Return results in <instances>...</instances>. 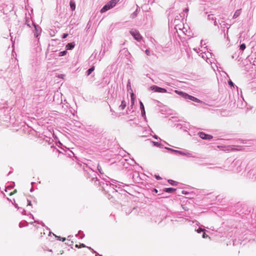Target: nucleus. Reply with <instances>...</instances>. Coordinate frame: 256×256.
<instances>
[{
    "label": "nucleus",
    "mask_w": 256,
    "mask_h": 256,
    "mask_svg": "<svg viewBox=\"0 0 256 256\" xmlns=\"http://www.w3.org/2000/svg\"><path fill=\"white\" fill-rule=\"evenodd\" d=\"M106 178H102L103 182H99L100 185L102 186L103 190L106 192H112L116 193V190H115L114 186L120 188V186H128V184H124L123 182H121L110 178L106 176Z\"/></svg>",
    "instance_id": "nucleus-1"
},
{
    "label": "nucleus",
    "mask_w": 256,
    "mask_h": 256,
    "mask_svg": "<svg viewBox=\"0 0 256 256\" xmlns=\"http://www.w3.org/2000/svg\"><path fill=\"white\" fill-rule=\"evenodd\" d=\"M224 169L228 170H232L234 172H240L244 168V164L240 160H234L232 162L231 160L227 159L224 166Z\"/></svg>",
    "instance_id": "nucleus-2"
},
{
    "label": "nucleus",
    "mask_w": 256,
    "mask_h": 256,
    "mask_svg": "<svg viewBox=\"0 0 256 256\" xmlns=\"http://www.w3.org/2000/svg\"><path fill=\"white\" fill-rule=\"evenodd\" d=\"M175 92L176 94H178L181 96L182 98H184L185 99H188L192 101H194V102H198V103L202 102L200 100L197 98H196L194 96L189 95L188 94L184 92H183L178 91V90H176L175 91Z\"/></svg>",
    "instance_id": "nucleus-3"
},
{
    "label": "nucleus",
    "mask_w": 256,
    "mask_h": 256,
    "mask_svg": "<svg viewBox=\"0 0 256 256\" xmlns=\"http://www.w3.org/2000/svg\"><path fill=\"white\" fill-rule=\"evenodd\" d=\"M166 149L168 150H169L171 152H174V154H180V155H182V156H188L190 157L194 158V156H192V154L188 152L186 150H184L182 151V150H174L171 148H166Z\"/></svg>",
    "instance_id": "nucleus-4"
},
{
    "label": "nucleus",
    "mask_w": 256,
    "mask_h": 256,
    "mask_svg": "<svg viewBox=\"0 0 256 256\" xmlns=\"http://www.w3.org/2000/svg\"><path fill=\"white\" fill-rule=\"evenodd\" d=\"M130 34L134 37V38L138 41L140 42L142 37L140 34L139 32L135 29H132L130 30Z\"/></svg>",
    "instance_id": "nucleus-5"
},
{
    "label": "nucleus",
    "mask_w": 256,
    "mask_h": 256,
    "mask_svg": "<svg viewBox=\"0 0 256 256\" xmlns=\"http://www.w3.org/2000/svg\"><path fill=\"white\" fill-rule=\"evenodd\" d=\"M150 88L154 90V92L160 93H165L167 92L166 89L156 86H151Z\"/></svg>",
    "instance_id": "nucleus-6"
},
{
    "label": "nucleus",
    "mask_w": 256,
    "mask_h": 256,
    "mask_svg": "<svg viewBox=\"0 0 256 256\" xmlns=\"http://www.w3.org/2000/svg\"><path fill=\"white\" fill-rule=\"evenodd\" d=\"M199 136L202 140H210L213 138L212 135L205 134L204 132H200L198 134Z\"/></svg>",
    "instance_id": "nucleus-7"
},
{
    "label": "nucleus",
    "mask_w": 256,
    "mask_h": 256,
    "mask_svg": "<svg viewBox=\"0 0 256 256\" xmlns=\"http://www.w3.org/2000/svg\"><path fill=\"white\" fill-rule=\"evenodd\" d=\"M32 24L34 28V36L35 37L37 38L41 32V28L40 27L36 26L34 22H32Z\"/></svg>",
    "instance_id": "nucleus-8"
},
{
    "label": "nucleus",
    "mask_w": 256,
    "mask_h": 256,
    "mask_svg": "<svg viewBox=\"0 0 256 256\" xmlns=\"http://www.w3.org/2000/svg\"><path fill=\"white\" fill-rule=\"evenodd\" d=\"M248 176L252 179L256 178V167L254 168L248 172Z\"/></svg>",
    "instance_id": "nucleus-9"
},
{
    "label": "nucleus",
    "mask_w": 256,
    "mask_h": 256,
    "mask_svg": "<svg viewBox=\"0 0 256 256\" xmlns=\"http://www.w3.org/2000/svg\"><path fill=\"white\" fill-rule=\"evenodd\" d=\"M120 56L124 55L126 57H128L130 55V52L126 48L122 49L120 51Z\"/></svg>",
    "instance_id": "nucleus-10"
},
{
    "label": "nucleus",
    "mask_w": 256,
    "mask_h": 256,
    "mask_svg": "<svg viewBox=\"0 0 256 256\" xmlns=\"http://www.w3.org/2000/svg\"><path fill=\"white\" fill-rule=\"evenodd\" d=\"M90 172L92 173V174L91 176H90V178H92V180H94L96 179V180L94 181V182H96V181L98 180H97V173L96 172H95L94 170H93L92 168L90 169Z\"/></svg>",
    "instance_id": "nucleus-11"
},
{
    "label": "nucleus",
    "mask_w": 256,
    "mask_h": 256,
    "mask_svg": "<svg viewBox=\"0 0 256 256\" xmlns=\"http://www.w3.org/2000/svg\"><path fill=\"white\" fill-rule=\"evenodd\" d=\"M120 0H111L107 4L109 5L110 8H114L116 4L120 1Z\"/></svg>",
    "instance_id": "nucleus-12"
},
{
    "label": "nucleus",
    "mask_w": 256,
    "mask_h": 256,
    "mask_svg": "<svg viewBox=\"0 0 256 256\" xmlns=\"http://www.w3.org/2000/svg\"><path fill=\"white\" fill-rule=\"evenodd\" d=\"M126 160H127V159L122 158L120 161V164H122L123 166L126 168H128V164H129L128 163V162H126Z\"/></svg>",
    "instance_id": "nucleus-13"
},
{
    "label": "nucleus",
    "mask_w": 256,
    "mask_h": 256,
    "mask_svg": "<svg viewBox=\"0 0 256 256\" xmlns=\"http://www.w3.org/2000/svg\"><path fill=\"white\" fill-rule=\"evenodd\" d=\"M176 190V189L173 188H168L163 189V192L168 193H172Z\"/></svg>",
    "instance_id": "nucleus-14"
},
{
    "label": "nucleus",
    "mask_w": 256,
    "mask_h": 256,
    "mask_svg": "<svg viewBox=\"0 0 256 256\" xmlns=\"http://www.w3.org/2000/svg\"><path fill=\"white\" fill-rule=\"evenodd\" d=\"M110 7L109 6L108 4H105L103 7L100 10V12L102 13H104V12H106L107 10H108L110 9Z\"/></svg>",
    "instance_id": "nucleus-15"
},
{
    "label": "nucleus",
    "mask_w": 256,
    "mask_h": 256,
    "mask_svg": "<svg viewBox=\"0 0 256 256\" xmlns=\"http://www.w3.org/2000/svg\"><path fill=\"white\" fill-rule=\"evenodd\" d=\"M75 44L74 42L68 43L66 46V50H71L74 48Z\"/></svg>",
    "instance_id": "nucleus-16"
},
{
    "label": "nucleus",
    "mask_w": 256,
    "mask_h": 256,
    "mask_svg": "<svg viewBox=\"0 0 256 256\" xmlns=\"http://www.w3.org/2000/svg\"><path fill=\"white\" fill-rule=\"evenodd\" d=\"M126 106V102L124 100H123L121 102V104L119 106V108L120 110H123L125 108Z\"/></svg>",
    "instance_id": "nucleus-17"
},
{
    "label": "nucleus",
    "mask_w": 256,
    "mask_h": 256,
    "mask_svg": "<svg viewBox=\"0 0 256 256\" xmlns=\"http://www.w3.org/2000/svg\"><path fill=\"white\" fill-rule=\"evenodd\" d=\"M70 8L72 10H74L76 9V4L74 0H70Z\"/></svg>",
    "instance_id": "nucleus-18"
},
{
    "label": "nucleus",
    "mask_w": 256,
    "mask_h": 256,
    "mask_svg": "<svg viewBox=\"0 0 256 256\" xmlns=\"http://www.w3.org/2000/svg\"><path fill=\"white\" fill-rule=\"evenodd\" d=\"M240 14L241 9L237 10L233 16V18H236Z\"/></svg>",
    "instance_id": "nucleus-19"
},
{
    "label": "nucleus",
    "mask_w": 256,
    "mask_h": 256,
    "mask_svg": "<svg viewBox=\"0 0 256 256\" xmlns=\"http://www.w3.org/2000/svg\"><path fill=\"white\" fill-rule=\"evenodd\" d=\"M32 21H31L28 18H26V20L25 24L27 25L28 27H31V24H32Z\"/></svg>",
    "instance_id": "nucleus-20"
},
{
    "label": "nucleus",
    "mask_w": 256,
    "mask_h": 256,
    "mask_svg": "<svg viewBox=\"0 0 256 256\" xmlns=\"http://www.w3.org/2000/svg\"><path fill=\"white\" fill-rule=\"evenodd\" d=\"M188 10H189L188 8H185L184 9V13H182V14H180V17L184 16V13H186V17H187V16H188Z\"/></svg>",
    "instance_id": "nucleus-21"
},
{
    "label": "nucleus",
    "mask_w": 256,
    "mask_h": 256,
    "mask_svg": "<svg viewBox=\"0 0 256 256\" xmlns=\"http://www.w3.org/2000/svg\"><path fill=\"white\" fill-rule=\"evenodd\" d=\"M168 183L172 185V186H177L178 185V182H176V181H174V180H168Z\"/></svg>",
    "instance_id": "nucleus-22"
},
{
    "label": "nucleus",
    "mask_w": 256,
    "mask_h": 256,
    "mask_svg": "<svg viewBox=\"0 0 256 256\" xmlns=\"http://www.w3.org/2000/svg\"><path fill=\"white\" fill-rule=\"evenodd\" d=\"M94 70V66H92L90 67L87 71V75L89 76Z\"/></svg>",
    "instance_id": "nucleus-23"
},
{
    "label": "nucleus",
    "mask_w": 256,
    "mask_h": 256,
    "mask_svg": "<svg viewBox=\"0 0 256 256\" xmlns=\"http://www.w3.org/2000/svg\"><path fill=\"white\" fill-rule=\"evenodd\" d=\"M138 10V8H136V10L132 14H131L130 18H135L137 16Z\"/></svg>",
    "instance_id": "nucleus-24"
},
{
    "label": "nucleus",
    "mask_w": 256,
    "mask_h": 256,
    "mask_svg": "<svg viewBox=\"0 0 256 256\" xmlns=\"http://www.w3.org/2000/svg\"><path fill=\"white\" fill-rule=\"evenodd\" d=\"M97 169L98 170L99 172L101 174H104V172L102 170V169L101 166L99 164H98V166H97Z\"/></svg>",
    "instance_id": "nucleus-25"
},
{
    "label": "nucleus",
    "mask_w": 256,
    "mask_h": 256,
    "mask_svg": "<svg viewBox=\"0 0 256 256\" xmlns=\"http://www.w3.org/2000/svg\"><path fill=\"white\" fill-rule=\"evenodd\" d=\"M152 144H153V145L154 146H157V147H160V148H162V145L158 142H152Z\"/></svg>",
    "instance_id": "nucleus-26"
},
{
    "label": "nucleus",
    "mask_w": 256,
    "mask_h": 256,
    "mask_svg": "<svg viewBox=\"0 0 256 256\" xmlns=\"http://www.w3.org/2000/svg\"><path fill=\"white\" fill-rule=\"evenodd\" d=\"M66 54H67V51H66V50H65L60 52L59 54H58V56H62L66 55Z\"/></svg>",
    "instance_id": "nucleus-27"
},
{
    "label": "nucleus",
    "mask_w": 256,
    "mask_h": 256,
    "mask_svg": "<svg viewBox=\"0 0 256 256\" xmlns=\"http://www.w3.org/2000/svg\"><path fill=\"white\" fill-rule=\"evenodd\" d=\"M208 19L209 20H214L215 18H216L213 14H208Z\"/></svg>",
    "instance_id": "nucleus-28"
},
{
    "label": "nucleus",
    "mask_w": 256,
    "mask_h": 256,
    "mask_svg": "<svg viewBox=\"0 0 256 256\" xmlns=\"http://www.w3.org/2000/svg\"><path fill=\"white\" fill-rule=\"evenodd\" d=\"M228 84L232 88H234V87H235L234 84L233 83V82L230 80L228 81Z\"/></svg>",
    "instance_id": "nucleus-29"
},
{
    "label": "nucleus",
    "mask_w": 256,
    "mask_h": 256,
    "mask_svg": "<svg viewBox=\"0 0 256 256\" xmlns=\"http://www.w3.org/2000/svg\"><path fill=\"white\" fill-rule=\"evenodd\" d=\"M246 48V44H242L240 46V50H245Z\"/></svg>",
    "instance_id": "nucleus-30"
},
{
    "label": "nucleus",
    "mask_w": 256,
    "mask_h": 256,
    "mask_svg": "<svg viewBox=\"0 0 256 256\" xmlns=\"http://www.w3.org/2000/svg\"><path fill=\"white\" fill-rule=\"evenodd\" d=\"M195 230L198 233H200L201 232H204V229L202 228H198V229L195 228Z\"/></svg>",
    "instance_id": "nucleus-31"
},
{
    "label": "nucleus",
    "mask_w": 256,
    "mask_h": 256,
    "mask_svg": "<svg viewBox=\"0 0 256 256\" xmlns=\"http://www.w3.org/2000/svg\"><path fill=\"white\" fill-rule=\"evenodd\" d=\"M15 207L18 208V210H22V213L24 214V212H26L25 210L22 208H19L18 206V204H15Z\"/></svg>",
    "instance_id": "nucleus-32"
},
{
    "label": "nucleus",
    "mask_w": 256,
    "mask_h": 256,
    "mask_svg": "<svg viewBox=\"0 0 256 256\" xmlns=\"http://www.w3.org/2000/svg\"><path fill=\"white\" fill-rule=\"evenodd\" d=\"M141 114H142V116L144 118H146V112H145V110H141Z\"/></svg>",
    "instance_id": "nucleus-33"
},
{
    "label": "nucleus",
    "mask_w": 256,
    "mask_h": 256,
    "mask_svg": "<svg viewBox=\"0 0 256 256\" xmlns=\"http://www.w3.org/2000/svg\"><path fill=\"white\" fill-rule=\"evenodd\" d=\"M140 110H144V105L143 103L141 101L140 102Z\"/></svg>",
    "instance_id": "nucleus-34"
},
{
    "label": "nucleus",
    "mask_w": 256,
    "mask_h": 256,
    "mask_svg": "<svg viewBox=\"0 0 256 256\" xmlns=\"http://www.w3.org/2000/svg\"><path fill=\"white\" fill-rule=\"evenodd\" d=\"M91 168H89L88 170L87 171V176L88 178H90V176H91L92 173L90 172V169Z\"/></svg>",
    "instance_id": "nucleus-35"
},
{
    "label": "nucleus",
    "mask_w": 256,
    "mask_h": 256,
    "mask_svg": "<svg viewBox=\"0 0 256 256\" xmlns=\"http://www.w3.org/2000/svg\"><path fill=\"white\" fill-rule=\"evenodd\" d=\"M57 238L58 240H62V242H64L66 240L65 238H61L60 236H57Z\"/></svg>",
    "instance_id": "nucleus-36"
},
{
    "label": "nucleus",
    "mask_w": 256,
    "mask_h": 256,
    "mask_svg": "<svg viewBox=\"0 0 256 256\" xmlns=\"http://www.w3.org/2000/svg\"><path fill=\"white\" fill-rule=\"evenodd\" d=\"M145 52H146V55H147V56H150V51L148 50V49H146V50Z\"/></svg>",
    "instance_id": "nucleus-37"
},
{
    "label": "nucleus",
    "mask_w": 256,
    "mask_h": 256,
    "mask_svg": "<svg viewBox=\"0 0 256 256\" xmlns=\"http://www.w3.org/2000/svg\"><path fill=\"white\" fill-rule=\"evenodd\" d=\"M208 237V235H207L204 232L202 234V238H205Z\"/></svg>",
    "instance_id": "nucleus-38"
},
{
    "label": "nucleus",
    "mask_w": 256,
    "mask_h": 256,
    "mask_svg": "<svg viewBox=\"0 0 256 256\" xmlns=\"http://www.w3.org/2000/svg\"><path fill=\"white\" fill-rule=\"evenodd\" d=\"M68 36V34H64L62 36V38H66Z\"/></svg>",
    "instance_id": "nucleus-39"
},
{
    "label": "nucleus",
    "mask_w": 256,
    "mask_h": 256,
    "mask_svg": "<svg viewBox=\"0 0 256 256\" xmlns=\"http://www.w3.org/2000/svg\"><path fill=\"white\" fill-rule=\"evenodd\" d=\"M192 223H196V224L197 225V226H198L200 223L198 221L196 220H193L192 221Z\"/></svg>",
    "instance_id": "nucleus-40"
},
{
    "label": "nucleus",
    "mask_w": 256,
    "mask_h": 256,
    "mask_svg": "<svg viewBox=\"0 0 256 256\" xmlns=\"http://www.w3.org/2000/svg\"><path fill=\"white\" fill-rule=\"evenodd\" d=\"M204 41L203 40H201L200 41V45H201V46H204L206 44L204 42Z\"/></svg>",
    "instance_id": "nucleus-41"
},
{
    "label": "nucleus",
    "mask_w": 256,
    "mask_h": 256,
    "mask_svg": "<svg viewBox=\"0 0 256 256\" xmlns=\"http://www.w3.org/2000/svg\"><path fill=\"white\" fill-rule=\"evenodd\" d=\"M156 178L158 180H160L162 179L161 177L160 176H156Z\"/></svg>",
    "instance_id": "nucleus-42"
},
{
    "label": "nucleus",
    "mask_w": 256,
    "mask_h": 256,
    "mask_svg": "<svg viewBox=\"0 0 256 256\" xmlns=\"http://www.w3.org/2000/svg\"><path fill=\"white\" fill-rule=\"evenodd\" d=\"M152 192H154L155 193H157L158 192V190L156 188H154L153 190H152Z\"/></svg>",
    "instance_id": "nucleus-43"
},
{
    "label": "nucleus",
    "mask_w": 256,
    "mask_h": 256,
    "mask_svg": "<svg viewBox=\"0 0 256 256\" xmlns=\"http://www.w3.org/2000/svg\"><path fill=\"white\" fill-rule=\"evenodd\" d=\"M27 201L28 202V206H31L32 205L31 202L30 200H27Z\"/></svg>",
    "instance_id": "nucleus-44"
},
{
    "label": "nucleus",
    "mask_w": 256,
    "mask_h": 256,
    "mask_svg": "<svg viewBox=\"0 0 256 256\" xmlns=\"http://www.w3.org/2000/svg\"><path fill=\"white\" fill-rule=\"evenodd\" d=\"M214 20V24L215 26H218V23H217V22L216 21V18H215Z\"/></svg>",
    "instance_id": "nucleus-45"
},
{
    "label": "nucleus",
    "mask_w": 256,
    "mask_h": 256,
    "mask_svg": "<svg viewBox=\"0 0 256 256\" xmlns=\"http://www.w3.org/2000/svg\"><path fill=\"white\" fill-rule=\"evenodd\" d=\"M154 137L156 139H157V140H158V139H160V138H158V136H156V135H154Z\"/></svg>",
    "instance_id": "nucleus-46"
},
{
    "label": "nucleus",
    "mask_w": 256,
    "mask_h": 256,
    "mask_svg": "<svg viewBox=\"0 0 256 256\" xmlns=\"http://www.w3.org/2000/svg\"><path fill=\"white\" fill-rule=\"evenodd\" d=\"M133 94H132V96H133ZM132 104H134V100H132Z\"/></svg>",
    "instance_id": "nucleus-47"
},
{
    "label": "nucleus",
    "mask_w": 256,
    "mask_h": 256,
    "mask_svg": "<svg viewBox=\"0 0 256 256\" xmlns=\"http://www.w3.org/2000/svg\"><path fill=\"white\" fill-rule=\"evenodd\" d=\"M182 208L184 210H188V209H187L186 207L184 206H182Z\"/></svg>",
    "instance_id": "nucleus-48"
},
{
    "label": "nucleus",
    "mask_w": 256,
    "mask_h": 256,
    "mask_svg": "<svg viewBox=\"0 0 256 256\" xmlns=\"http://www.w3.org/2000/svg\"><path fill=\"white\" fill-rule=\"evenodd\" d=\"M202 165L204 166H206V165H212V164H202Z\"/></svg>",
    "instance_id": "nucleus-49"
},
{
    "label": "nucleus",
    "mask_w": 256,
    "mask_h": 256,
    "mask_svg": "<svg viewBox=\"0 0 256 256\" xmlns=\"http://www.w3.org/2000/svg\"><path fill=\"white\" fill-rule=\"evenodd\" d=\"M127 86H128H128H130V80H128V84Z\"/></svg>",
    "instance_id": "nucleus-50"
},
{
    "label": "nucleus",
    "mask_w": 256,
    "mask_h": 256,
    "mask_svg": "<svg viewBox=\"0 0 256 256\" xmlns=\"http://www.w3.org/2000/svg\"><path fill=\"white\" fill-rule=\"evenodd\" d=\"M80 246H81L82 247H86L85 245H84V244H80Z\"/></svg>",
    "instance_id": "nucleus-51"
},
{
    "label": "nucleus",
    "mask_w": 256,
    "mask_h": 256,
    "mask_svg": "<svg viewBox=\"0 0 256 256\" xmlns=\"http://www.w3.org/2000/svg\"><path fill=\"white\" fill-rule=\"evenodd\" d=\"M19 226H20V228H21V227L23 226H22V222H20V224H19Z\"/></svg>",
    "instance_id": "nucleus-52"
},
{
    "label": "nucleus",
    "mask_w": 256,
    "mask_h": 256,
    "mask_svg": "<svg viewBox=\"0 0 256 256\" xmlns=\"http://www.w3.org/2000/svg\"><path fill=\"white\" fill-rule=\"evenodd\" d=\"M182 193L183 194H186V192L184 190H182Z\"/></svg>",
    "instance_id": "nucleus-53"
},
{
    "label": "nucleus",
    "mask_w": 256,
    "mask_h": 256,
    "mask_svg": "<svg viewBox=\"0 0 256 256\" xmlns=\"http://www.w3.org/2000/svg\"><path fill=\"white\" fill-rule=\"evenodd\" d=\"M38 224H41L42 226L44 225L43 222H38Z\"/></svg>",
    "instance_id": "nucleus-54"
},
{
    "label": "nucleus",
    "mask_w": 256,
    "mask_h": 256,
    "mask_svg": "<svg viewBox=\"0 0 256 256\" xmlns=\"http://www.w3.org/2000/svg\"><path fill=\"white\" fill-rule=\"evenodd\" d=\"M32 190H33V188H31V189H30V192H32Z\"/></svg>",
    "instance_id": "nucleus-55"
},
{
    "label": "nucleus",
    "mask_w": 256,
    "mask_h": 256,
    "mask_svg": "<svg viewBox=\"0 0 256 256\" xmlns=\"http://www.w3.org/2000/svg\"><path fill=\"white\" fill-rule=\"evenodd\" d=\"M228 29H229V28H227V31H226V32H227V33H228Z\"/></svg>",
    "instance_id": "nucleus-56"
},
{
    "label": "nucleus",
    "mask_w": 256,
    "mask_h": 256,
    "mask_svg": "<svg viewBox=\"0 0 256 256\" xmlns=\"http://www.w3.org/2000/svg\"><path fill=\"white\" fill-rule=\"evenodd\" d=\"M202 57L203 58H204V54H202Z\"/></svg>",
    "instance_id": "nucleus-57"
},
{
    "label": "nucleus",
    "mask_w": 256,
    "mask_h": 256,
    "mask_svg": "<svg viewBox=\"0 0 256 256\" xmlns=\"http://www.w3.org/2000/svg\"><path fill=\"white\" fill-rule=\"evenodd\" d=\"M76 248H78V244H76Z\"/></svg>",
    "instance_id": "nucleus-58"
},
{
    "label": "nucleus",
    "mask_w": 256,
    "mask_h": 256,
    "mask_svg": "<svg viewBox=\"0 0 256 256\" xmlns=\"http://www.w3.org/2000/svg\"><path fill=\"white\" fill-rule=\"evenodd\" d=\"M104 52H103L102 55H104Z\"/></svg>",
    "instance_id": "nucleus-59"
},
{
    "label": "nucleus",
    "mask_w": 256,
    "mask_h": 256,
    "mask_svg": "<svg viewBox=\"0 0 256 256\" xmlns=\"http://www.w3.org/2000/svg\"><path fill=\"white\" fill-rule=\"evenodd\" d=\"M186 220H188V219H186ZM189 222H190V220H188Z\"/></svg>",
    "instance_id": "nucleus-60"
},
{
    "label": "nucleus",
    "mask_w": 256,
    "mask_h": 256,
    "mask_svg": "<svg viewBox=\"0 0 256 256\" xmlns=\"http://www.w3.org/2000/svg\"><path fill=\"white\" fill-rule=\"evenodd\" d=\"M88 248H89V249H91V248H89V246H88Z\"/></svg>",
    "instance_id": "nucleus-61"
},
{
    "label": "nucleus",
    "mask_w": 256,
    "mask_h": 256,
    "mask_svg": "<svg viewBox=\"0 0 256 256\" xmlns=\"http://www.w3.org/2000/svg\"><path fill=\"white\" fill-rule=\"evenodd\" d=\"M88 248H89V249H91V248H89V246H88Z\"/></svg>",
    "instance_id": "nucleus-62"
},
{
    "label": "nucleus",
    "mask_w": 256,
    "mask_h": 256,
    "mask_svg": "<svg viewBox=\"0 0 256 256\" xmlns=\"http://www.w3.org/2000/svg\"><path fill=\"white\" fill-rule=\"evenodd\" d=\"M48 251L52 252V250H48Z\"/></svg>",
    "instance_id": "nucleus-63"
}]
</instances>
